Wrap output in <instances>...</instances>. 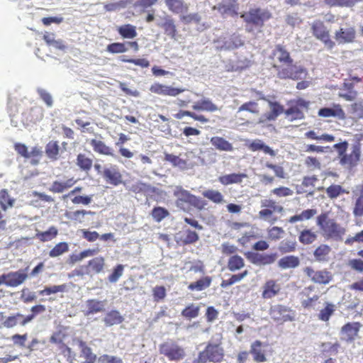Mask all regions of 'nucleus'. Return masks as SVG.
<instances>
[{
	"label": "nucleus",
	"instance_id": "nucleus-1",
	"mask_svg": "<svg viewBox=\"0 0 363 363\" xmlns=\"http://www.w3.org/2000/svg\"><path fill=\"white\" fill-rule=\"evenodd\" d=\"M173 196L176 197L175 204L177 207L184 212H189L191 207L202 210L206 205L205 201L192 194L182 186H176L174 188Z\"/></svg>",
	"mask_w": 363,
	"mask_h": 363
},
{
	"label": "nucleus",
	"instance_id": "nucleus-2",
	"mask_svg": "<svg viewBox=\"0 0 363 363\" xmlns=\"http://www.w3.org/2000/svg\"><path fill=\"white\" fill-rule=\"evenodd\" d=\"M316 223L322 231L323 236L326 239L341 240L346 233L344 227L334 219L330 218L325 213L317 217Z\"/></svg>",
	"mask_w": 363,
	"mask_h": 363
},
{
	"label": "nucleus",
	"instance_id": "nucleus-3",
	"mask_svg": "<svg viewBox=\"0 0 363 363\" xmlns=\"http://www.w3.org/2000/svg\"><path fill=\"white\" fill-rule=\"evenodd\" d=\"M224 357V349L220 343L208 342L204 350L199 353L198 357L193 361V363H206L207 362L220 363L223 361Z\"/></svg>",
	"mask_w": 363,
	"mask_h": 363
},
{
	"label": "nucleus",
	"instance_id": "nucleus-4",
	"mask_svg": "<svg viewBox=\"0 0 363 363\" xmlns=\"http://www.w3.org/2000/svg\"><path fill=\"white\" fill-rule=\"evenodd\" d=\"M277 76L280 79H291L297 81L307 75V70L302 66H298L293 62H288L284 65L276 66Z\"/></svg>",
	"mask_w": 363,
	"mask_h": 363
},
{
	"label": "nucleus",
	"instance_id": "nucleus-5",
	"mask_svg": "<svg viewBox=\"0 0 363 363\" xmlns=\"http://www.w3.org/2000/svg\"><path fill=\"white\" fill-rule=\"evenodd\" d=\"M240 17L247 25H251L257 28H262L265 21L272 18V13L267 9L252 8L242 13Z\"/></svg>",
	"mask_w": 363,
	"mask_h": 363
},
{
	"label": "nucleus",
	"instance_id": "nucleus-6",
	"mask_svg": "<svg viewBox=\"0 0 363 363\" xmlns=\"http://www.w3.org/2000/svg\"><path fill=\"white\" fill-rule=\"evenodd\" d=\"M313 35L321 41L328 50H333L335 43L330 38V30L320 20L313 21L311 25Z\"/></svg>",
	"mask_w": 363,
	"mask_h": 363
},
{
	"label": "nucleus",
	"instance_id": "nucleus-7",
	"mask_svg": "<svg viewBox=\"0 0 363 363\" xmlns=\"http://www.w3.org/2000/svg\"><path fill=\"white\" fill-rule=\"evenodd\" d=\"M289 104L290 106L284 111V113L290 121H293L304 118L303 109L307 110L308 108L310 102L302 98H298L291 100Z\"/></svg>",
	"mask_w": 363,
	"mask_h": 363
},
{
	"label": "nucleus",
	"instance_id": "nucleus-8",
	"mask_svg": "<svg viewBox=\"0 0 363 363\" xmlns=\"http://www.w3.org/2000/svg\"><path fill=\"white\" fill-rule=\"evenodd\" d=\"M159 351L169 361H179L185 357L184 348L174 342H165L160 345Z\"/></svg>",
	"mask_w": 363,
	"mask_h": 363
},
{
	"label": "nucleus",
	"instance_id": "nucleus-9",
	"mask_svg": "<svg viewBox=\"0 0 363 363\" xmlns=\"http://www.w3.org/2000/svg\"><path fill=\"white\" fill-rule=\"evenodd\" d=\"M361 157V145L357 143L352 147L350 153H345L339 158V163L343 167L351 170L359 163Z\"/></svg>",
	"mask_w": 363,
	"mask_h": 363
},
{
	"label": "nucleus",
	"instance_id": "nucleus-10",
	"mask_svg": "<svg viewBox=\"0 0 363 363\" xmlns=\"http://www.w3.org/2000/svg\"><path fill=\"white\" fill-rule=\"evenodd\" d=\"M28 278L26 269L10 272L0 275V286L5 284L9 287H17L22 284Z\"/></svg>",
	"mask_w": 363,
	"mask_h": 363
},
{
	"label": "nucleus",
	"instance_id": "nucleus-11",
	"mask_svg": "<svg viewBox=\"0 0 363 363\" xmlns=\"http://www.w3.org/2000/svg\"><path fill=\"white\" fill-rule=\"evenodd\" d=\"M303 272L311 281L322 285L328 284L333 278L332 273L327 269L315 270L311 267H306Z\"/></svg>",
	"mask_w": 363,
	"mask_h": 363
},
{
	"label": "nucleus",
	"instance_id": "nucleus-12",
	"mask_svg": "<svg viewBox=\"0 0 363 363\" xmlns=\"http://www.w3.org/2000/svg\"><path fill=\"white\" fill-rule=\"evenodd\" d=\"M269 315L272 319L279 323L292 321L294 319V311L290 308L281 304L272 306L269 310Z\"/></svg>",
	"mask_w": 363,
	"mask_h": 363
},
{
	"label": "nucleus",
	"instance_id": "nucleus-13",
	"mask_svg": "<svg viewBox=\"0 0 363 363\" xmlns=\"http://www.w3.org/2000/svg\"><path fill=\"white\" fill-rule=\"evenodd\" d=\"M102 177L106 184L117 186L123 183V175L116 165L111 164L102 170Z\"/></svg>",
	"mask_w": 363,
	"mask_h": 363
},
{
	"label": "nucleus",
	"instance_id": "nucleus-14",
	"mask_svg": "<svg viewBox=\"0 0 363 363\" xmlns=\"http://www.w3.org/2000/svg\"><path fill=\"white\" fill-rule=\"evenodd\" d=\"M272 67L276 69L277 65H284L288 62H293L289 52L281 45H277L272 52Z\"/></svg>",
	"mask_w": 363,
	"mask_h": 363
},
{
	"label": "nucleus",
	"instance_id": "nucleus-15",
	"mask_svg": "<svg viewBox=\"0 0 363 363\" xmlns=\"http://www.w3.org/2000/svg\"><path fill=\"white\" fill-rule=\"evenodd\" d=\"M362 325L359 322H349L342 326L340 335L342 340L347 342H353L358 336Z\"/></svg>",
	"mask_w": 363,
	"mask_h": 363
},
{
	"label": "nucleus",
	"instance_id": "nucleus-16",
	"mask_svg": "<svg viewBox=\"0 0 363 363\" xmlns=\"http://www.w3.org/2000/svg\"><path fill=\"white\" fill-rule=\"evenodd\" d=\"M314 289V286L310 285L305 287L303 290L299 293L301 304L304 309L313 308L316 303L319 301V295L313 294L312 296H310L311 293L313 291Z\"/></svg>",
	"mask_w": 363,
	"mask_h": 363
},
{
	"label": "nucleus",
	"instance_id": "nucleus-17",
	"mask_svg": "<svg viewBox=\"0 0 363 363\" xmlns=\"http://www.w3.org/2000/svg\"><path fill=\"white\" fill-rule=\"evenodd\" d=\"M355 38L356 30L352 26L341 27L335 33V39L339 45L353 43Z\"/></svg>",
	"mask_w": 363,
	"mask_h": 363
},
{
	"label": "nucleus",
	"instance_id": "nucleus-18",
	"mask_svg": "<svg viewBox=\"0 0 363 363\" xmlns=\"http://www.w3.org/2000/svg\"><path fill=\"white\" fill-rule=\"evenodd\" d=\"M150 91L158 95L176 96L184 91V89L155 82L150 86Z\"/></svg>",
	"mask_w": 363,
	"mask_h": 363
},
{
	"label": "nucleus",
	"instance_id": "nucleus-19",
	"mask_svg": "<svg viewBox=\"0 0 363 363\" xmlns=\"http://www.w3.org/2000/svg\"><path fill=\"white\" fill-rule=\"evenodd\" d=\"M218 12L222 15H229L236 16L238 14L239 4L238 0H221L216 7Z\"/></svg>",
	"mask_w": 363,
	"mask_h": 363
},
{
	"label": "nucleus",
	"instance_id": "nucleus-20",
	"mask_svg": "<svg viewBox=\"0 0 363 363\" xmlns=\"http://www.w3.org/2000/svg\"><path fill=\"white\" fill-rule=\"evenodd\" d=\"M127 45L135 52L139 50V45L137 41H128L110 43L106 47V51L111 54L124 53L128 50Z\"/></svg>",
	"mask_w": 363,
	"mask_h": 363
},
{
	"label": "nucleus",
	"instance_id": "nucleus-21",
	"mask_svg": "<svg viewBox=\"0 0 363 363\" xmlns=\"http://www.w3.org/2000/svg\"><path fill=\"white\" fill-rule=\"evenodd\" d=\"M246 257L254 264L267 265L276 260V254H260L257 252H247Z\"/></svg>",
	"mask_w": 363,
	"mask_h": 363
},
{
	"label": "nucleus",
	"instance_id": "nucleus-22",
	"mask_svg": "<svg viewBox=\"0 0 363 363\" xmlns=\"http://www.w3.org/2000/svg\"><path fill=\"white\" fill-rule=\"evenodd\" d=\"M261 99L267 101L270 111L263 115L264 119L261 120L260 122L275 121L279 115L284 113V106L278 101L267 100L264 96Z\"/></svg>",
	"mask_w": 363,
	"mask_h": 363
},
{
	"label": "nucleus",
	"instance_id": "nucleus-23",
	"mask_svg": "<svg viewBox=\"0 0 363 363\" xmlns=\"http://www.w3.org/2000/svg\"><path fill=\"white\" fill-rule=\"evenodd\" d=\"M262 207L264 208L259 212V216L262 218H268L274 212L281 213L284 210L281 206L277 205V202L272 199H265L262 201Z\"/></svg>",
	"mask_w": 363,
	"mask_h": 363
},
{
	"label": "nucleus",
	"instance_id": "nucleus-24",
	"mask_svg": "<svg viewBox=\"0 0 363 363\" xmlns=\"http://www.w3.org/2000/svg\"><path fill=\"white\" fill-rule=\"evenodd\" d=\"M281 291V286L276 280L268 279L262 286V297L264 299H271L277 296Z\"/></svg>",
	"mask_w": 363,
	"mask_h": 363
},
{
	"label": "nucleus",
	"instance_id": "nucleus-25",
	"mask_svg": "<svg viewBox=\"0 0 363 363\" xmlns=\"http://www.w3.org/2000/svg\"><path fill=\"white\" fill-rule=\"evenodd\" d=\"M106 301H99L96 298L88 299L86 301V310L84 314L86 316L102 313L105 311Z\"/></svg>",
	"mask_w": 363,
	"mask_h": 363
},
{
	"label": "nucleus",
	"instance_id": "nucleus-26",
	"mask_svg": "<svg viewBox=\"0 0 363 363\" xmlns=\"http://www.w3.org/2000/svg\"><path fill=\"white\" fill-rule=\"evenodd\" d=\"M159 26L163 29L165 35L172 39H177L178 33L177 26L174 20L170 16H164L163 22Z\"/></svg>",
	"mask_w": 363,
	"mask_h": 363
},
{
	"label": "nucleus",
	"instance_id": "nucleus-27",
	"mask_svg": "<svg viewBox=\"0 0 363 363\" xmlns=\"http://www.w3.org/2000/svg\"><path fill=\"white\" fill-rule=\"evenodd\" d=\"M263 343L260 340L254 341L250 345V353L253 357V360L257 363L265 362L267 357L264 350L262 349Z\"/></svg>",
	"mask_w": 363,
	"mask_h": 363
},
{
	"label": "nucleus",
	"instance_id": "nucleus-28",
	"mask_svg": "<svg viewBox=\"0 0 363 363\" xmlns=\"http://www.w3.org/2000/svg\"><path fill=\"white\" fill-rule=\"evenodd\" d=\"M77 342L81 350V356L85 359V361L81 363H95L97 357L93 353L91 348L86 345V342L77 339Z\"/></svg>",
	"mask_w": 363,
	"mask_h": 363
},
{
	"label": "nucleus",
	"instance_id": "nucleus-29",
	"mask_svg": "<svg viewBox=\"0 0 363 363\" xmlns=\"http://www.w3.org/2000/svg\"><path fill=\"white\" fill-rule=\"evenodd\" d=\"M105 259L102 256L96 257L90 259L86 266L87 270L89 272V274H100L104 272L105 267Z\"/></svg>",
	"mask_w": 363,
	"mask_h": 363
},
{
	"label": "nucleus",
	"instance_id": "nucleus-30",
	"mask_svg": "<svg viewBox=\"0 0 363 363\" xmlns=\"http://www.w3.org/2000/svg\"><path fill=\"white\" fill-rule=\"evenodd\" d=\"M169 11L173 13L179 14L187 12L188 5L183 0H164Z\"/></svg>",
	"mask_w": 363,
	"mask_h": 363
},
{
	"label": "nucleus",
	"instance_id": "nucleus-31",
	"mask_svg": "<svg viewBox=\"0 0 363 363\" xmlns=\"http://www.w3.org/2000/svg\"><path fill=\"white\" fill-rule=\"evenodd\" d=\"M247 177V175L245 173H232L219 177L218 182L224 186H228L233 184H240Z\"/></svg>",
	"mask_w": 363,
	"mask_h": 363
},
{
	"label": "nucleus",
	"instance_id": "nucleus-32",
	"mask_svg": "<svg viewBox=\"0 0 363 363\" xmlns=\"http://www.w3.org/2000/svg\"><path fill=\"white\" fill-rule=\"evenodd\" d=\"M318 116L320 117H338L339 118H345V112L340 105H335L333 108H322L318 111Z\"/></svg>",
	"mask_w": 363,
	"mask_h": 363
},
{
	"label": "nucleus",
	"instance_id": "nucleus-33",
	"mask_svg": "<svg viewBox=\"0 0 363 363\" xmlns=\"http://www.w3.org/2000/svg\"><path fill=\"white\" fill-rule=\"evenodd\" d=\"M124 320L123 316L118 311L111 310L106 313L103 318V321L106 326L111 327L114 325H118Z\"/></svg>",
	"mask_w": 363,
	"mask_h": 363
},
{
	"label": "nucleus",
	"instance_id": "nucleus-34",
	"mask_svg": "<svg viewBox=\"0 0 363 363\" xmlns=\"http://www.w3.org/2000/svg\"><path fill=\"white\" fill-rule=\"evenodd\" d=\"M89 143L95 152L104 155L113 156L112 148L106 145L104 142L91 139Z\"/></svg>",
	"mask_w": 363,
	"mask_h": 363
},
{
	"label": "nucleus",
	"instance_id": "nucleus-35",
	"mask_svg": "<svg viewBox=\"0 0 363 363\" xmlns=\"http://www.w3.org/2000/svg\"><path fill=\"white\" fill-rule=\"evenodd\" d=\"M210 142L216 150L220 151L231 152L233 150V145L222 137H212Z\"/></svg>",
	"mask_w": 363,
	"mask_h": 363
},
{
	"label": "nucleus",
	"instance_id": "nucleus-36",
	"mask_svg": "<svg viewBox=\"0 0 363 363\" xmlns=\"http://www.w3.org/2000/svg\"><path fill=\"white\" fill-rule=\"evenodd\" d=\"M212 282V279L209 276H205L196 281L191 282L188 286V289L191 291H201L208 288Z\"/></svg>",
	"mask_w": 363,
	"mask_h": 363
},
{
	"label": "nucleus",
	"instance_id": "nucleus-37",
	"mask_svg": "<svg viewBox=\"0 0 363 363\" xmlns=\"http://www.w3.org/2000/svg\"><path fill=\"white\" fill-rule=\"evenodd\" d=\"M76 182L77 181L74 178H70L64 182L55 181L49 188V190L52 193H62L74 186Z\"/></svg>",
	"mask_w": 363,
	"mask_h": 363
},
{
	"label": "nucleus",
	"instance_id": "nucleus-38",
	"mask_svg": "<svg viewBox=\"0 0 363 363\" xmlns=\"http://www.w3.org/2000/svg\"><path fill=\"white\" fill-rule=\"evenodd\" d=\"M129 140V138L125 134L121 133L118 134V139L116 142V146L119 147V154L125 158H131L133 156V153L128 149L123 147V145Z\"/></svg>",
	"mask_w": 363,
	"mask_h": 363
},
{
	"label": "nucleus",
	"instance_id": "nucleus-39",
	"mask_svg": "<svg viewBox=\"0 0 363 363\" xmlns=\"http://www.w3.org/2000/svg\"><path fill=\"white\" fill-rule=\"evenodd\" d=\"M117 31L122 38L133 39L138 33L136 27L132 24H125L117 28Z\"/></svg>",
	"mask_w": 363,
	"mask_h": 363
},
{
	"label": "nucleus",
	"instance_id": "nucleus-40",
	"mask_svg": "<svg viewBox=\"0 0 363 363\" xmlns=\"http://www.w3.org/2000/svg\"><path fill=\"white\" fill-rule=\"evenodd\" d=\"M317 234L311 229H304L298 235V241L305 245H311L317 240Z\"/></svg>",
	"mask_w": 363,
	"mask_h": 363
},
{
	"label": "nucleus",
	"instance_id": "nucleus-41",
	"mask_svg": "<svg viewBox=\"0 0 363 363\" xmlns=\"http://www.w3.org/2000/svg\"><path fill=\"white\" fill-rule=\"evenodd\" d=\"M251 151L255 152L262 150L265 154H268L272 157L276 155L275 152L268 145H265L261 140H253L248 146Z\"/></svg>",
	"mask_w": 363,
	"mask_h": 363
},
{
	"label": "nucleus",
	"instance_id": "nucleus-42",
	"mask_svg": "<svg viewBox=\"0 0 363 363\" xmlns=\"http://www.w3.org/2000/svg\"><path fill=\"white\" fill-rule=\"evenodd\" d=\"M300 264L298 257L288 255L281 258L278 262V265L281 269L295 268Z\"/></svg>",
	"mask_w": 363,
	"mask_h": 363
},
{
	"label": "nucleus",
	"instance_id": "nucleus-43",
	"mask_svg": "<svg viewBox=\"0 0 363 363\" xmlns=\"http://www.w3.org/2000/svg\"><path fill=\"white\" fill-rule=\"evenodd\" d=\"M317 213V210L314 208L303 211L300 214H296L291 216L288 221L290 223H294L298 221L307 220L312 218Z\"/></svg>",
	"mask_w": 363,
	"mask_h": 363
},
{
	"label": "nucleus",
	"instance_id": "nucleus-44",
	"mask_svg": "<svg viewBox=\"0 0 363 363\" xmlns=\"http://www.w3.org/2000/svg\"><path fill=\"white\" fill-rule=\"evenodd\" d=\"M244 266V259L238 255H232L228 260L227 267L230 272L240 270L243 268Z\"/></svg>",
	"mask_w": 363,
	"mask_h": 363
},
{
	"label": "nucleus",
	"instance_id": "nucleus-45",
	"mask_svg": "<svg viewBox=\"0 0 363 363\" xmlns=\"http://www.w3.org/2000/svg\"><path fill=\"white\" fill-rule=\"evenodd\" d=\"M195 111H206L208 112H214L218 110V106L209 99H203L197 101L192 106Z\"/></svg>",
	"mask_w": 363,
	"mask_h": 363
},
{
	"label": "nucleus",
	"instance_id": "nucleus-46",
	"mask_svg": "<svg viewBox=\"0 0 363 363\" xmlns=\"http://www.w3.org/2000/svg\"><path fill=\"white\" fill-rule=\"evenodd\" d=\"M58 234V230L55 226H51L48 230L43 232H38L35 234V238L41 242H48L53 240L57 237Z\"/></svg>",
	"mask_w": 363,
	"mask_h": 363
},
{
	"label": "nucleus",
	"instance_id": "nucleus-47",
	"mask_svg": "<svg viewBox=\"0 0 363 363\" xmlns=\"http://www.w3.org/2000/svg\"><path fill=\"white\" fill-rule=\"evenodd\" d=\"M60 146L57 141L51 140L45 146V154L52 161L58 159Z\"/></svg>",
	"mask_w": 363,
	"mask_h": 363
},
{
	"label": "nucleus",
	"instance_id": "nucleus-48",
	"mask_svg": "<svg viewBox=\"0 0 363 363\" xmlns=\"http://www.w3.org/2000/svg\"><path fill=\"white\" fill-rule=\"evenodd\" d=\"M330 251L331 248L330 246L322 244L314 250L313 255L317 261L324 262L328 259Z\"/></svg>",
	"mask_w": 363,
	"mask_h": 363
},
{
	"label": "nucleus",
	"instance_id": "nucleus-49",
	"mask_svg": "<svg viewBox=\"0 0 363 363\" xmlns=\"http://www.w3.org/2000/svg\"><path fill=\"white\" fill-rule=\"evenodd\" d=\"M200 312V306L194 303H190L182 311V315L188 319L191 320L199 316Z\"/></svg>",
	"mask_w": 363,
	"mask_h": 363
},
{
	"label": "nucleus",
	"instance_id": "nucleus-50",
	"mask_svg": "<svg viewBox=\"0 0 363 363\" xmlns=\"http://www.w3.org/2000/svg\"><path fill=\"white\" fill-rule=\"evenodd\" d=\"M363 0H324L326 5L330 7H352Z\"/></svg>",
	"mask_w": 363,
	"mask_h": 363
},
{
	"label": "nucleus",
	"instance_id": "nucleus-51",
	"mask_svg": "<svg viewBox=\"0 0 363 363\" xmlns=\"http://www.w3.org/2000/svg\"><path fill=\"white\" fill-rule=\"evenodd\" d=\"M76 163L82 170L89 172L92 167L93 161L85 154L79 153L77 156Z\"/></svg>",
	"mask_w": 363,
	"mask_h": 363
},
{
	"label": "nucleus",
	"instance_id": "nucleus-52",
	"mask_svg": "<svg viewBox=\"0 0 363 363\" xmlns=\"http://www.w3.org/2000/svg\"><path fill=\"white\" fill-rule=\"evenodd\" d=\"M335 311V306L333 303L326 302L325 307L321 309L318 315V319L327 322Z\"/></svg>",
	"mask_w": 363,
	"mask_h": 363
},
{
	"label": "nucleus",
	"instance_id": "nucleus-53",
	"mask_svg": "<svg viewBox=\"0 0 363 363\" xmlns=\"http://www.w3.org/2000/svg\"><path fill=\"white\" fill-rule=\"evenodd\" d=\"M14 201L15 200L11 198L6 189L0 191V207L3 211H6L9 208L12 207Z\"/></svg>",
	"mask_w": 363,
	"mask_h": 363
},
{
	"label": "nucleus",
	"instance_id": "nucleus-54",
	"mask_svg": "<svg viewBox=\"0 0 363 363\" xmlns=\"http://www.w3.org/2000/svg\"><path fill=\"white\" fill-rule=\"evenodd\" d=\"M249 274L248 270H245L241 273L233 274L228 279H223L220 283L222 288H227L244 279Z\"/></svg>",
	"mask_w": 363,
	"mask_h": 363
},
{
	"label": "nucleus",
	"instance_id": "nucleus-55",
	"mask_svg": "<svg viewBox=\"0 0 363 363\" xmlns=\"http://www.w3.org/2000/svg\"><path fill=\"white\" fill-rule=\"evenodd\" d=\"M202 195L215 203H222L225 202L223 194L217 190L208 189L204 191Z\"/></svg>",
	"mask_w": 363,
	"mask_h": 363
},
{
	"label": "nucleus",
	"instance_id": "nucleus-56",
	"mask_svg": "<svg viewBox=\"0 0 363 363\" xmlns=\"http://www.w3.org/2000/svg\"><path fill=\"white\" fill-rule=\"evenodd\" d=\"M327 196L330 199H337L342 194L346 192L345 189L339 184H332L325 189Z\"/></svg>",
	"mask_w": 363,
	"mask_h": 363
},
{
	"label": "nucleus",
	"instance_id": "nucleus-57",
	"mask_svg": "<svg viewBox=\"0 0 363 363\" xmlns=\"http://www.w3.org/2000/svg\"><path fill=\"white\" fill-rule=\"evenodd\" d=\"M69 245L66 242H60L56 244L49 252L50 257H57L69 251Z\"/></svg>",
	"mask_w": 363,
	"mask_h": 363
},
{
	"label": "nucleus",
	"instance_id": "nucleus-58",
	"mask_svg": "<svg viewBox=\"0 0 363 363\" xmlns=\"http://www.w3.org/2000/svg\"><path fill=\"white\" fill-rule=\"evenodd\" d=\"M151 216L155 221L160 223L169 216V212L164 207L156 206L152 208Z\"/></svg>",
	"mask_w": 363,
	"mask_h": 363
},
{
	"label": "nucleus",
	"instance_id": "nucleus-59",
	"mask_svg": "<svg viewBox=\"0 0 363 363\" xmlns=\"http://www.w3.org/2000/svg\"><path fill=\"white\" fill-rule=\"evenodd\" d=\"M184 116H189L192 118L194 120L201 122V123H207L208 122V119L206 118L203 115H198L194 112H191L189 111H179L177 113L174 115V118L177 119H181Z\"/></svg>",
	"mask_w": 363,
	"mask_h": 363
},
{
	"label": "nucleus",
	"instance_id": "nucleus-60",
	"mask_svg": "<svg viewBox=\"0 0 363 363\" xmlns=\"http://www.w3.org/2000/svg\"><path fill=\"white\" fill-rule=\"evenodd\" d=\"M26 316L17 313L15 315L9 316L6 318V320L4 321V325L8 328H13L18 324H20L22 325V322L23 321V319H25Z\"/></svg>",
	"mask_w": 363,
	"mask_h": 363
},
{
	"label": "nucleus",
	"instance_id": "nucleus-61",
	"mask_svg": "<svg viewBox=\"0 0 363 363\" xmlns=\"http://www.w3.org/2000/svg\"><path fill=\"white\" fill-rule=\"evenodd\" d=\"M248 111L251 113L258 115L260 112L258 104L256 101H250L242 104L238 108V112Z\"/></svg>",
	"mask_w": 363,
	"mask_h": 363
},
{
	"label": "nucleus",
	"instance_id": "nucleus-62",
	"mask_svg": "<svg viewBox=\"0 0 363 363\" xmlns=\"http://www.w3.org/2000/svg\"><path fill=\"white\" fill-rule=\"evenodd\" d=\"M164 160L170 162L174 167H184L186 165L184 160L172 154L165 153Z\"/></svg>",
	"mask_w": 363,
	"mask_h": 363
},
{
	"label": "nucleus",
	"instance_id": "nucleus-63",
	"mask_svg": "<svg viewBox=\"0 0 363 363\" xmlns=\"http://www.w3.org/2000/svg\"><path fill=\"white\" fill-rule=\"evenodd\" d=\"M124 271V266L121 264H117L113 269L112 272L108 275V280L111 283H116L119 278L123 275Z\"/></svg>",
	"mask_w": 363,
	"mask_h": 363
},
{
	"label": "nucleus",
	"instance_id": "nucleus-64",
	"mask_svg": "<svg viewBox=\"0 0 363 363\" xmlns=\"http://www.w3.org/2000/svg\"><path fill=\"white\" fill-rule=\"evenodd\" d=\"M185 238L182 241L184 245L194 244L199 240L198 233L194 230L188 229L185 231Z\"/></svg>",
	"mask_w": 363,
	"mask_h": 363
}]
</instances>
